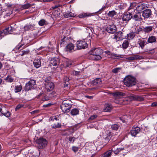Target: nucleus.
<instances>
[{"label": "nucleus", "instance_id": "obj_52", "mask_svg": "<svg viewBox=\"0 0 157 157\" xmlns=\"http://www.w3.org/2000/svg\"><path fill=\"white\" fill-rule=\"evenodd\" d=\"M8 12H6L5 13V15L4 16V17H8L10 16V15L13 12L12 10H8Z\"/></svg>", "mask_w": 157, "mask_h": 157}, {"label": "nucleus", "instance_id": "obj_8", "mask_svg": "<svg viewBox=\"0 0 157 157\" xmlns=\"http://www.w3.org/2000/svg\"><path fill=\"white\" fill-rule=\"evenodd\" d=\"M59 63L60 59L56 57L52 58L50 61V64L51 66L59 65Z\"/></svg>", "mask_w": 157, "mask_h": 157}, {"label": "nucleus", "instance_id": "obj_28", "mask_svg": "<svg viewBox=\"0 0 157 157\" xmlns=\"http://www.w3.org/2000/svg\"><path fill=\"white\" fill-rule=\"evenodd\" d=\"M97 12H97L93 13H82L79 15L78 17L80 18H82L87 17L90 16L94 13H96Z\"/></svg>", "mask_w": 157, "mask_h": 157}, {"label": "nucleus", "instance_id": "obj_61", "mask_svg": "<svg viewBox=\"0 0 157 157\" xmlns=\"http://www.w3.org/2000/svg\"><path fill=\"white\" fill-rule=\"evenodd\" d=\"M69 80H70V79L67 77H64V78H63V80L64 81V82H68L69 81Z\"/></svg>", "mask_w": 157, "mask_h": 157}, {"label": "nucleus", "instance_id": "obj_55", "mask_svg": "<svg viewBox=\"0 0 157 157\" xmlns=\"http://www.w3.org/2000/svg\"><path fill=\"white\" fill-rule=\"evenodd\" d=\"M71 61L68 60L66 62V66L67 67H69L72 64Z\"/></svg>", "mask_w": 157, "mask_h": 157}, {"label": "nucleus", "instance_id": "obj_21", "mask_svg": "<svg viewBox=\"0 0 157 157\" xmlns=\"http://www.w3.org/2000/svg\"><path fill=\"white\" fill-rule=\"evenodd\" d=\"M132 18L136 21H141L142 19L141 16V13L138 12L134 15L133 17H132Z\"/></svg>", "mask_w": 157, "mask_h": 157}, {"label": "nucleus", "instance_id": "obj_38", "mask_svg": "<svg viewBox=\"0 0 157 157\" xmlns=\"http://www.w3.org/2000/svg\"><path fill=\"white\" fill-rule=\"evenodd\" d=\"M5 6L6 7V9H13L15 7V6L14 5L9 3H5Z\"/></svg>", "mask_w": 157, "mask_h": 157}, {"label": "nucleus", "instance_id": "obj_46", "mask_svg": "<svg viewBox=\"0 0 157 157\" xmlns=\"http://www.w3.org/2000/svg\"><path fill=\"white\" fill-rule=\"evenodd\" d=\"M116 12L115 10L109 11L108 13V15L110 17H113L116 14Z\"/></svg>", "mask_w": 157, "mask_h": 157}, {"label": "nucleus", "instance_id": "obj_64", "mask_svg": "<svg viewBox=\"0 0 157 157\" xmlns=\"http://www.w3.org/2000/svg\"><path fill=\"white\" fill-rule=\"evenodd\" d=\"M120 151L119 149L118 148L116 149V150H114L113 151L114 153L116 154L117 155L119 152Z\"/></svg>", "mask_w": 157, "mask_h": 157}, {"label": "nucleus", "instance_id": "obj_14", "mask_svg": "<svg viewBox=\"0 0 157 157\" xmlns=\"http://www.w3.org/2000/svg\"><path fill=\"white\" fill-rule=\"evenodd\" d=\"M132 18V14L129 13H124L123 14L122 19L123 21H128Z\"/></svg>", "mask_w": 157, "mask_h": 157}, {"label": "nucleus", "instance_id": "obj_13", "mask_svg": "<svg viewBox=\"0 0 157 157\" xmlns=\"http://www.w3.org/2000/svg\"><path fill=\"white\" fill-rule=\"evenodd\" d=\"M34 66L36 68H39L41 66V58L38 57L34 60L33 62Z\"/></svg>", "mask_w": 157, "mask_h": 157}, {"label": "nucleus", "instance_id": "obj_19", "mask_svg": "<svg viewBox=\"0 0 157 157\" xmlns=\"http://www.w3.org/2000/svg\"><path fill=\"white\" fill-rule=\"evenodd\" d=\"M0 112L3 115L6 117H8L10 115V113L9 111L6 110L5 108H1L0 107Z\"/></svg>", "mask_w": 157, "mask_h": 157}, {"label": "nucleus", "instance_id": "obj_56", "mask_svg": "<svg viewBox=\"0 0 157 157\" xmlns=\"http://www.w3.org/2000/svg\"><path fill=\"white\" fill-rule=\"evenodd\" d=\"M68 140L71 143H74L75 140V137H70L69 138Z\"/></svg>", "mask_w": 157, "mask_h": 157}, {"label": "nucleus", "instance_id": "obj_42", "mask_svg": "<svg viewBox=\"0 0 157 157\" xmlns=\"http://www.w3.org/2000/svg\"><path fill=\"white\" fill-rule=\"evenodd\" d=\"M111 128L113 130L117 131L119 128V126L117 124H114L111 126Z\"/></svg>", "mask_w": 157, "mask_h": 157}, {"label": "nucleus", "instance_id": "obj_33", "mask_svg": "<svg viewBox=\"0 0 157 157\" xmlns=\"http://www.w3.org/2000/svg\"><path fill=\"white\" fill-rule=\"evenodd\" d=\"M156 41V39L155 36H150L148 39L147 42L148 43H152Z\"/></svg>", "mask_w": 157, "mask_h": 157}, {"label": "nucleus", "instance_id": "obj_22", "mask_svg": "<svg viewBox=\"0 0 157 157\" xmlns=\"http://www.w3.org/2000/svg\"><path fill=\"white\" fill-rule=\"evenodd\" d=\"M140 46L142 49H143L144 46L147 44L146 41L144 39H139L138 41Z\"/></svg>", "mask_w": 157, "mask_h": 157}, {"label": "nucleus", "instance_id": "obj_11", "mask_svg": "<svg viewBox=\"0 0 157 157\" xmlns=\"http://www.w3.org/2000/svg\"><path fill=\"white\" fill-rule=\"evenodd\" d=\"M107 134L105 138L103 140V142H104V143L105 145L108 143L109 141L110 140L111 137H112V134L111 132L109 131H107L106 132Z\"/></svg>", "mask_w": 157, "mask_h": 157}, {"label": "nucleus", "instance_id": "obj_16", "mask_svg": "<svg viewBox=\"0 0 157 157\" xmlns=\"http://www.w3.org/2000/svg\"><path fill=\"white\" fill-rule=\"evenodd\" d=\"M140 128L138 127L132 128L130 132V134L132 136H135L140 131Z\"/></svg>", "mask_w": 157, "mask_h": 157}, {"label": "nucleus", "instance_id": "obj_24", "mask_svg": "<svg viewBox=\"0 0 157 157\" xmlns=\"http://www.w3.org/2000/svg\"><path fill=\"white\" fill-rule=\"evenodd\" d=\"M124 57L122 55H120L115 54L114 53H112L111 54L110 58L112 59H118Z\"/></svg>", "mask_w": 157, "mask_h": 157}, {"label": "nucleus", "instance_id": "obj_48", "mask_svg": "<svg viewBox=\"0 0 157 157\" xmlns=\"http://www.w3.org/2000/svg\"><path fill=\"white\" fill-rule=\"evenodd\" d=\"M136 95H132L128 96L127 98H128L130 101H135Z\"/></svg>", "mask_w": 157, "mask_h": 157}, {"label": "nucleus", "instance_id": "obj_34", "mask_svg": "<svg viewBox=\"0 0 157 157\" xmlns=\"http://www.w3.org/2000/svg\"><path fill=\"white\" fill-rule=\"evenodd\" d=\"M135 33L134 32H131L127 34V39L128 40L132 39L135 36Z\"/></svg>", "mask_w": 157, "mask_h": 157}, {"label": "nucleus", "instance_id": "obj_63", "mask_svg": "<svg viewBox=\"0 0 157 157\" xmlns=\"http://www.w3.org/2000/svg\"><path fill=\"white\" fill-rule=\"evenodd\" d=\"M49 99V98L47 96H45L43 100L44 101H48Z\"/></svg>", "mask_w": 157, "mask_h": 157}, {"label": "nucleus", "instance_id": "obj_9", "mask_svg": "<svg viewBox=\"0 0 157 157\" xmlns=\"http://www.w3.org/2000/svg\"><path fill=\"white\" fill-rule=\"evenodd\" d=\"M72 40L71 38L64 36L63 39H61L60 43V45L61 46H64L70 43Z\"/></svg>", "mask_w": 157, "mask_h": 157}, {"label": "nucleus", "instance_id": "obj_57", "mask_svg": "<svg viewBox=\"0 0 157 157\" xmlns=\"http://www.w3.org/2000/svg\"><path fill=\"white\" fill-rule=\"evenodd\" d=\"M24 45V44L22 43H20L19 44L16 46V48L18 50L22 46Z\"/></svg>", "mask_w": 157, "mask_h": 157}, {"label": "nucleus", "instance_id": "obj_49", "mask_svg": "<svg viewBox=\"0 0 157 157\" xmlns=\"http://www.w3.org/2000/svg\"><path fill=\"white\" fill-rule=\"evenodd\" d=\"M29 52L30 51L29 50H23L21 51V53L20 55L22 56L24 55H27L29 53Z\"/></svg>", "mask_w": 157, "mask_h": 157}, {"label": "nucleus", "instance_id": "obj_3", "mask_svg": "<svg viewBox=\"0 0 157 157\" xmlns=\"http://www.w3.org/2000/svg\"><path fill=\"white\" fill-rule=\"evenodd\" d=\"M124 84L128 87L135 85L136 83V79L133 77L128 76L124 79Z\"/></svg>", "mask_w": 157, "mask_h": 157}, {"label": "nucleus", "instance_id": "obj_39", "mask_svg": "<svg viewBox=\"0 0 157 157\" xmlns=\"http://www.w3.org/2000/svg\"><path fill=\"white\" fill-rule=\"evenodd\" d=\"M22 89V86L21 85L16 86L14 88V91L15 93L20 92Z\"/></svg>", "mask_w": 157, "mask_h": 157}, {"label": "nucleus", "instance_id": "obj_20", "mask_svg": "<svg viewBox=\"0 0 157 157\" xmlns=\"http://www.w3.org/2000/svg\"><path fill=\"white\" fill-rule=\"evenodd\" d=\"M75 46L72 43L68 44L66 46V50L69 52H72L75 51L74 49Z\"/></svg>", "mask_w": 157, "mask_h": 157}, {"label": "nucleus", "instance_id": "obj_26", "mask_svg": "<svg viewBox=\"0 0 157 157\" xmlns=\"http://www.w3.org/2000/svg\"><path fill=\"white\" fill-rule=\"evenodd\" d=\"M111 94L116 98L121 97L125 95L124 93L119 92L111 93Z\"/></svg>", "mask_w": 157, "mask_h": 157}, {"label": "nucleus", "instance_id": "obj_36", "mask_svg": "<svg viewBox=\"0 0 157 157\" xmlns=\"http://www.w3.org/2000/svg\"><path fill=\"white\" fill-rule=\"evenodd\" d=\"M129 45V40H124L123 43L122 44V48L123 49H126L128 46Z\"/></svg>", "mask_w": 157, "mask_h": 157}, {"label": "nucleus", "instance_id": "obj_43", "mask_svg": "<svg viewBox=\"0 0 157 157\" xmlns=\"http://www.w3.org/2000/svg\"><path fill=\"white\" fill-rule=\"evenodd\" d=\"M64 17L66 18H68L70 17H72L74 16V14L71 12H68L65 13L64 14Z\"/></svg>", "mask_w": 157, "mask_h": 157}, {"label": "nucleus", "instance_id": "obj_50", "mask_svg": "<svg viewBox=\"0 0 157 157\" xmlns=\"http://www.w3.org/2000/svg\"><path fill=\"white\" fill-rule=\"evenodd\" d=\"M45 21L44 19L41 20L39 22V24L40 25L42 26L44 25L45 24Z\"/></svg>", "mask_w": 157, "mask_h": 157}, {"label": "nucleus", "instance_id": "obj_59", "mask_svg": "<svg viewBox=\"0 0 157 157\" xmlns=\"http://www.w3.org/2000/svg\"><path fill=\"white\" fill-rule=\"evenodd\" d=\"M5 36L3 30H0V39H2Z\"/></svg>", "mask_w": 157, "mask_h": 157}, {"label": "nucleus", "instance_id": "obj_44", "mask_svg": "<svg viewBox=\"0 0 157 157\" xmlns=\"http://www.w3.org/2000/svg\"><path fill=\"white\" fill-rule=\"evenodd\" d=\"M136 4L135 3H132L131 4V5L129 8L128 9V10H130L131 9H136Z\"/></svg>", "mask_w": 157, "mask_h": 157}, {"label": "nucleus", "instance_id": "obj_5", "mask_svg": "<svg viewBox=\"0 0 157 157\" xmlns=\"http://www.w3.org/2000/svg\"><path fill=\"white\" fill-rule=\"evenodd\" d=\"M76 47L78 50L85 49L87 48L88 44L84 40H78L76 43Z\"/></svg>", "mask_w": 157, "mask_h": 157}, {"label": "nucleus", "instance_id": "obj_29", "mask_svg": "<svg viewBox=\"0 0 157 157\" xmlns=\"http://www.w3.org/2000/svg\"><path fill=\"white\" fill-rule=\"evenodd\" d=\"M144 98L145 96L144 95H136L135 101H142L144 100Z\"/></svg>", "mask_w": 157, "mask_h": 157}, {"label": "nucleus", "instance_id": "obj_54", "mask_svg": "<svg viewBox=\"0 0 157 157\" xmlns=\"http://www.w3.org/2000/svg\"><path fill=\"white\" fill-rule=\"evenodd\" d=\"M24 106V105L23 104H19L18 105H17L15 109V111H17L18 109H20L21 108L23 107Z\"/></svg>", "mask_w": 157, "mask_h": 157}, {"label": "nucleus", "instance_id": "obj_35", "mask_svg": "<svg viewBox=\"0 0 157 157\" xmlns=\"http://www.w3.org/2000/svg\"><path fill=\"white\" fill-rule=\"evenodd\" d=\"M33 25L31 24H27L24 26V30L26 31H28L30 30H32L33 28Z\"/></svg>", "mask_w": 157, "mask_h": 157}, {"label": "nucleus", "instance_id": "obj_37", "mask_svg": "<svg viewBox=\"0 0 157 157\" xmlns=\"http://www.w3.org/2000/svg\"><path fill=\"white\" fill-rule=\"evenodd\" d=\"M4 79L8 82L11 83L14 81V78L10 75H8Z\"/></svg>", "mask_w": 157, "mask_h": 157}, {"label": "nucleus", "instance_id": "obj_10", "mask_svg": "<svg viewBox=\"0 0 157 157\" xmlns=\"http://www.w3.org/2000/svg\"><path fill=\"white\" fill-rule=\"evenodd\" d=\"M4 35L6 36L11 34L14 30V28L11 26L6 27L4 29L2 30Z\"/></svg>", "mask_w": 157, "mask_h": 157}, {"label": "nucleus", "instance_id": "obj_40", "mask_svg": "<svg viewBox=\"0 0 157 157\" xmlns=\"http://www.w3.org/2000/svg\"><path fill=\"white\" fill-rule=\"evenodd\" d=\"M122 68L121 67H116L112 70V71L113 73H117L119 72L121 70Z\"/></svg>", "mask_w": 157, "mask_h": 157}, {"label": "nucleus", "instance_id": "obj_15", "mask_svg": "<svg viewBox=\"0 0 157 157\" xmlns=\"http://www.w3.org/2000/svg\"><path fill=\"white\" fill-rule=\"evenodd\" d=\"M143 59V57L140 56L139 55H133L131 56L128 57L126 58L127 60L129 61H132L134 60H139Z\"/></svg>", "mask_w": 157, "mask_h": 157}, {"label": "nucleus", "instance_id": "obj_7", "mask_svg": "<svg viewBox=\"0 0 157 157\" xmlns=\"http://www.w3.org/2000/svg\"><path fill=\"white\" fill-rule=\"evenodd\" d=\"M106 30L108 33L113 34L116 32L117 28L115 25H112L108 26L106 27Z\"/></svg>", "mask_w": 157, "mask_h": 157}, {"label": "nucleus", "instance_id": "obj_31", "mask_svg": "<svg viewBox=\"0 0 157 157\" xmlns=\"http://www.w3.org/2000/svg\"><path fill=\"white\" fill-rule=\"evenodd\" d=\"M112 109L111 105L109 104H106L105 105L104 111L105 112H109Z\"/></svg>", "mask_w": 157, "mask_h": 157}, {"label": "nucleus", "instance_id": "obj_51", "mask_svg": "<svg viewBox=\"0 0 157 157\" xmlns=\"http://www.w3.org/2000/svg\"><path fill=\"white\" fill-rule=\"evenodd\" d=\"M98 117V116L96 115H93L91 116L89 118V121L94 120Z\"/></svg>", "mask_w": 157, "mask_h": 157}, {"label": "nucleus", "instance_id": "obj_17", "mask_svg": "<svg viewBox=\"0 0 157 157\" xmlns=\"http://www.w3.org/2000/svg\"><path fill=\"white\" fill-rule=\"evenodd\" d=\"M123 34V33L121 31L116 33L114 34V38L118 41L123 40L124 38Z\"/></svg>", "mask_w": 157, "mask_h": 157}, {"label": "nucleus", "instance_id": "obj_27", "mask_svg": "<svg viewBox=\"0 0 157 157\" xmlns=\"http://www.w3.org/2000/svg\"><path fill=\"white\" fill-rule=\"evenodd\" d=\"M113 150L112 149L107 151L103 154L101 157H110L112 154Z\"/></svg>", "mask_w": 157, "mask_h": 157}, {"label": "nucleus", "instance_id": "obj_4", "mask_svg": "<svg viewBox=\"0 0 157 157\" xmlns=\"http://www.w3.org/2000/svg\"><path fill=\"white\" fill-rule=\"evenodd\" d=\"M38 148L40 149H42L45 147L47 145V141L43 138H40L36 140Z\"/></svg>", "mask_w": 157, "mask_h": 157}, {"label": "nucleus", "instance_id": "obj_6", "mask_svg": "<svg viewBox=\"0 0 157 157\" xmlns=\"http://www.w3.org/2000/svg\"><path fill=\"white\" fill-rule=\"evenodd\" d=\"M36 84V82L33 80H30L26 84L25 90L28 91L34 89V86Z\"/></svg>", "mask_w": 157, "mask_h": 157}, {"label": "nucleus", "instance_id": "obj_23", "mask_svg": "<svg viewBox=\"0 0 157 157\" xmlns=\"http://www.w3.org/2000/svg\"><path fill=\"white\" fill-rule=\"evenodd\" d=\"M152 14L151 10H144L142 16L145 18L150 17Z\"/></svg>", "mask_w": 157, "mask_h": 157}, {"label": "nucleus", "instance_id": "obj_45", "mask_svg": "<svg viewBox=\"0 0 157 157\" xmlns=\"http://www.w3.org/2000/svg\"><path fill=\"white\" fill-rule=\"evenodd\" d=\"M32 5L29 3H27L21 5V7L23 8V9H29Z\"/></svg>", "mask_w": 157, "mask_h": 157}, {"label": "nucleus", "instance_id": "obj_41", "mask_svg": "<svg viewBox=\"0 0 157 157\" xmlns=\"http://www.w3.org/2000/svg\"><path fill=\"white\" fill-rule=\"evenodd\" d=\"M62 125L61 124L59 123L57 124H54L53 125L52 127L53 128H61Z\"/></svg>", "mask_w": 157, "mask_h": 157}, {"label": "nucleus", "instance_id": "obj_62", "mask_svg": "<svg viewBox=\"0 0 157 157\" xmlns=\"http://www.w3.org/2000/svg\"><path fill=\"white\" fill-rule=\"evenodd\" d=\"M151 106L152 107L157 106V101L152 103L151 105Z\"/></svg>", "mask_w": 157, "mask_h": 157}, {"label": "nucleus", "instance_id": "obj_32", "mask_svg": "<svg viewBox=\"0 0 157 157\" xmlns=\"http://www.w3.org/2000/svg\"><path fill=\"white\" fill-rule=\"evenodd\" d=\"M153 28L152 26H147L143 29V31L145 33H148L152 30Z\"/></svg>", "mask_w": 157, "mask_h": 157}, {"label": "nucleus", "instance_id": "obj_58", "mask_svg": "<svg viewBox=\"0 0 157 157\" xmlns=\"http://www.w3.org/2000/svg\"><path fill=\"white\" fill-rule=\"evenodd\" d=\"M72 150L74 152H76L78 150V148L75 146H73L72 147Z\"/></svg>", "mask_w": 157, "mask_h": 157}, {"label": "nucleus", "instance_id": "obj_60", "mask_svg": "<svg viewBox=\"0 0 157 157\" xmlns=\"http://www.w3.org/2000/svg\"><path fill=\"white\" fill-rule=\"evenodd\" d=\"M52 105V104L50 103H48L47 104L44 105H43V107H49L51 106Z\"/></svg>", "mask_w": 157, "mask_h": 157}, {"label": "nucleus", "instance_id": "obj_2", "mask_svg": "<svg viewBox=\"0 0 157 157\" xmlns=\"http://www.w3.org/2000/svg\"><path fill=\"white\" fill-rule=\"evenodd\" d=\"M103 50L101 48H98L91 50L89 52L90 55L95 56H96L95 59L96 60H99L101 59V56L103 53Z\"/></svg>", "mask_w": 157, "mask_h": 157}, {"label": "nucleus", "instance_id": "obj_53", "mask_svg": "<svg viewBox=\"0 0 157 157\" xmlns=\"http://www.w3.org/2000/svg\"><path fill=\"white\" fill-rule=\"evenodd\" d=\"M51 80V77L50 76H48L47 78H46L45 80V83H47L49 82H50Z\"/></svg>", "mask_w": 157, "mask_h": 157}, {"label": "nucleus", "instance_id": "obj_1", "mask_svg": "<svg viewBox=\"0 0 157 157\" xmlns=\"http://www.w3.org/2000/svg\"><path fill=\"white\" fill-rule=\"evenodd\" d=\"M72 104L71 101L69 100L63 101L62 103V105L60 107L62 111L64 113H68L71 108Z\"/></svg>", "mask_w": 157, "mask_h": 157}, {"label": "nucleus", "instance_id": "obj_12", "mask_svg": "<svg viewBox=\"0 0 157 157\" xmlns=\"http://www.w3.org/2000/svg\"><path fill=\"white\" fill-rule=\"evenodd\" d=\"M45 89L47 92H50L52 91L54 88V84L52 82H49L45 83Z\"/></svg>", "mask_w": 157, "mask_h": 157}, {"label": "nucleus", "instance_id": "obj_25", "mask_svg": "<svg viewBox=\"0 0 157 157\" xmlns=\"http://www.w3.org/2000/svg\"><path fill=\"white\" fill-rule=\"evenodd\" d=\"M101 83V80L100 78H96L91 81V85L94 86L100 84Z\"/></svg>", "mask_w": 157, "mask_h": 157}, {"label": "nucleus", "instance_id": "obj_30", "mask_svg": "<svg viewBox=\"0 0 157 157\" xmlns=\"http://www.w3.org/2000/svg\"><path fill=\"white\" fill-rule=\"evenodd\" d=\"M70 113L72 116H76L79 113V110L78 109L74 108L72 109L70 112Z\"/></svg>", "mask_w": 157, "mask_h": 157}, {"label": "nucleus", "instance_id": "obj_47", "mask_svg": "<svg viewBox=\"0 0 157 157\" xmlns=\"http://www.w3.org/2000/svg\"><path fill=\"white\" fill-rule=\"evenodd\" d=\"M80 74L81 72L80 71H78L75 70H73L71 72V75L76 76L79 75Z\"/></svg>", "mask_w": 157, "mask_h": 157}, {"label": "nucleus", "instance_id": "obj_18", "mask_svg": "<svg viewBox=\"0 0 157 157\" xmlns=\"http://www.w3.org/2000/svg\"><path fill=\"white\" fill-rule=\"evenodd\" d=\"M147 4L145 3L140 4L136 6V9L134 10H150L148 9H147Z\"/></svg>", "mask_w": 157, "mask_h": 157}]
</instances>
